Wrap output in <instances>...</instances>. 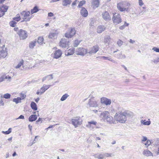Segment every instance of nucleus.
<instances>
[{
    "label": "nucleus",
    "mask_w": 159,
    "mask_h": 159,
    "mask_svg": "<svg viewBox=\"0 0 159 159\" xmlns=\"http://www.w3.org/2000/svg\"><path fill=\"white\" fill-rule=\"evenodd\" d=\"M131 6L130 4L127 2H121L117 4L118 9L120 11H124L129 12V7Z\"/></svg>",
    "instance_id": "1"
},
{
    "label": "nucleus",
    "mask_w": 159,
    "mask_h": 159,
    "mask_svg": "<svg viewBox=\"0 0 159 159\" xmlns=\"http://www.w3.org/2000/svg\"><path fill=\"white\" fill-rule=\"evenodd\" d=\"M115 118L117 121L121 123H124L126 121L125 116L123 112L116 113L115 116Z\"/></svg>",
    "instance_id": "2"
},
{
    "label": "nucleus",
    "mask_w": 159,
    "mask_h": 159,
    "mask_svg": "<svg viewBox=\"0 0 159 159\" xmlns=\"http://www.w3.org/2000/svg\"><path fill=\"white\" fill-rule=\"evenodd\" d=\"M112 20L113 23L115 25L120 24L122 21L120 15L117 13L114 14L112 18Z\"/></svg>",
    "instance_id": "3"
},
{
    "label": "nucleus",
    "mask_w": 159,
    "mask_h": 159,
    "mask_svg": "<svg viewBox=\"0 0 159 159\" xmlns=\"http://www.w3.org/2000/svg\"><path fill=\"white\" fill-rule=\"evenodd\" d=\"M18 34L20 39H25L27 37V32L24 30L20 29L18 31Z\"/></svg>",
    "instance_id": "4"
},
{
    "label": "nucleus",
    "mask_w": 159,
    "mask_h": 159,
    "mask_svg": "<svg viewBox=\"0 0 159 159\" xmlns=\"http://www.w3.org/2000/svg\"><path fill=\"white\" fill-rule=\"evenodd\" d=\"M30 12L29 11H24L21 12L20 14L23 16V19L24 20L22 21L21 22H22L24 21H29L30 19H31V17L28 18H27V17L30 16Z\"/></svg>",
    "instance_id": "5"
},
{
    "label": "nucleus",
    "mask_w": 159,
    "mask_h": 159,
    "mask_svg": "<svg viewBox=\"0 0 159 159\" xmlns=\"http://www.w3.org/2000/svg\"><path fill=\"white\" fill-rule=\"evenodd\" d=\"M87 50L83 48H78L76 51V54L77 55L84 56L87 53Z\"/></svg>",
    "instance_id": "6"
},
{
    "label": "nucleus",
    "mask_w": 159,
    "mask_h": 159,
    "mask_svg": "<svg viewBox=\"0 0 159 159\" xmlns=\"http://www.w3.org/2000/svg\"><path fill=\"white\" fill-rule=\"evenodd\" d=\"M69 41H67L65 39H62L60 42L59 45L63 48H68L69 46Z\"/></svg>",
    "instance_id": "7"
},
{
    "label": "nucleus",
    "mask_w": 159,
    "mask_h": 159,
    "mask_svg": "<svg viewBox=\"0 0 159 159\" xmlns=\"http://www.w3.org/2000/svg\"><path fill=\"white\" fill-rule=\"evenodd\" d=\"M99 47L98 45H96L91 48L90 50L88 52V53L92 55L96 53L99 49Z\"/></svg>",
    "instance_id": "8"
},
{
    "label": "nucleus",
    "mask_w": 159,
    "mask_h": 159,
    "mask_svg": "<svg viewBox=\"0 0 159 159\" xmlns=\"http://www.w3.org/2000/svg\"><path fill=\"white\" fill-rule=\"evenodd\" d=\"M72 124L75 127H77L78 125L81 124V123L80 122V117H75L72 119Z\"/></svg>",
    "instance_id": "9"
},
{
    "label": "nucleus",
    "mask_w": 159,
    "mask_h": 159,
    "mask_svg": "<svg viewBox=\"0 0 159 159\" xmlns=\"http://www.w3.org/2000/svg\"><path fill=\"white\" fill-rule=\"evenodd\" d=\"M101 102L102 103L105 105H109L111 103V100L106 98L102 97L101 99Z\"/></svg>",
    "instance_id": "10"
},
{
    "label": "nucleus",
    "mask_w": 159,
    "mask_h": 159,
    "mask_svg": "<svg viewBox=\"0 0 159 159\" xmlns=\"http://www.w3.org/2000/svg\"><path fill=\"white\" fill-rule=\"evenodd\" d=\"M8 8L7 6L4 5L0 6V17L4 15L5 12L7 11Z\"/></svg>",
    "instance_id": "11"
},
{
    "label": "nucleus",
    "mask_w": 159,
    "mask_h": 159,
    "mask_svg": "<svg viewBox=\"0 0 159 159\" xmlns=\"http://www.w3.org/2000/svg\"><path fill=\"white\" fill-rule=\"evenodd\" d=\"M88 104L90 107H97L98 106L97 102L94 100L93 98H91L89 99Z\"/></svg>",
    "instance_id": "12"
},
{
    "label": "nucleus",
    "mask_w": 159,
    "mask_h": 159,
    "mask_svg": "<svg viewBox=\"0 0 159 159\" xmlns=\"http://www.w3.org/2000/svg\"><path fill=\"white\" fill-rule=\"evenodd\" d=\"M102 16L103 18L105 21H108L111 20L110 16L109 13L107 11H105L103 12L102 14Z\"/></svg>",
    "instance_id": "13"
},
{
    "label": "nucleus",
    "mask_w": 159,
    "mask_h": 159,
    "mask_svg": "<svg viewBox=\"0 0 159 159\" xmlns=\"http://www.w3.org/2000/svg\"><path fill=\"white\" fill-rule=\"evenodd\" d=\"M52 85H48L45 84L43 85V86L40 89V94H43L46 90L49 88Z\"/></svg>",
    "instance_id": "14"
},
{
    "label": "nucleus",
    "mask_w": 159,
    "mask_h": 159,
    "mask_svg": "<svg viewBox=\"0 0 159 159\" xmlns=\"http://www.w3.org/2000/svg\"><path fill=\"white\" fill-rule=\"evenodd\" d=\"M61 51L60 50L58 49L55 52L54 54L53 57L54 58L58 59L61 57Z\"/></svg>",
    "instance_id": "15"
},
{
    "label": "nucleus",
    "mask_w": 159,
    "mask_h": 159,
    "mask_svg": "<svg viewBox=\"0 0 159 159\" xmlns=\"http://www.w3.org/2000/svg\"><path fill=\"white\" fill-rule=\"evenodd\" d=\"M124 115L125 116L126 118V121L127 120V118H130L132 117L133 116V113L129 111H125L123 112Z\"/></svg>",
    "instance_id": "16"
},
{
    "label": "nucleus",
    "mask_w": 159,
    "mask_h": 159,
    "mask_svg": "<svg viewBox=\"0 0 159 159\" xmlns=\"http://www.w3.org/2000/svg\"><path fill=\"white\" fill-rule=\"evenodd\" d=\"M80 14L83 17H86L88 15V11L84 7H82L80 10Z\"/></svg>",
    "instance_id": "17"
},
{
    "label": "nucleus",
    "mask_w": 159,
    "mask_h": 159,
    "mask_svg": "<svg viewBox=\"0 0 159 159\" xmlns=\"http://www.w3.org/2000/svg\"><path fill=\"white\" fill-rule=\"evenodd\" d=\"M97 58L100 59H103L105 60H108L113 63H116L117 62L116 61L112 59L110 57H105V56H99L97 57Z\"/></svg>",
    "instance_id": "18"
},
{
    "label": "nucleus",
    "mask_w": 159,
    "mask_h": 159,
    "mask_svg": "<svg viewBox=\"0 0 159 159\" xmlns=\"http://www.w3.org/2000/svg\"><path fill=\"white\" fill-rule=\"evenodd\" d=\"M109 115V113L107 111H104L101 113L100 117L101 118H103L105 120L107 117Z\"/></svg>",
    "instance_id": "19"
},
{
    "label": "nucleus",
    "mask_w": 159,
    "mask_h": 159,
    "mask_svg": "<svg viewBox=\"0 0 159 159\" xmlns=\"http://www.w3.org/2000/svg\"><path fill=\"white\" fill-rule=\"evenodd\" d=\"M92 4L94 8H97L99 7V0H92Z\"/></svg>",
    "instance_id": "20"
},
{
    "label": "nucleus",
    "mask_w": 159,
    "mask_h": 159,
    "mask_svg": "<svg viewBox=\"0 0 159 159\" xmlns=\"http://www.w3.org/2000/svg\"><path fill=\"white\" fill-rule=\"evenodd\" d=\"M106 29L105 27L103 25H100L98 27L97 32L98 33H101L103 31Z\"/></svg>",
    "instance_id": "21"
},
{
    "label": "nucleus",
    "mask_w": 159,
    "mask_h": 159,
    "mask_svg": "<svg viewBox=\"0 0 159 159\" xmlns=\"http://www.w3.org/2000/svg\"><path fill=\"white\" fill-rule=\"evenodd\" d=\"M108 122L110 123H114V122L115 121L113 119V118L109 115L105 119Z\"/></svg>",
    "instance_id": "22"
},
{
    "label": "nucleus",
    "mask_w": 159,
    "mask_h": 159,
    "mask_svg": "<svg viewBox=\"0 0 159 159\" xmlns=\"http://www.w3.org/2000/svg\"><path fill=\"white\" fill-rule=\"evenodd\" d=\"M143 154L147 157L153 156L152 153L148 150H144L143 151Z\"/></svg>",
    "instance_id": "23"
},
{
    "label": "nucleus",
    "mask_w": 159,
    "mask_h": 159,
    "mask_svg": "<svg viewBox=\"0 0 159 159\" xmlns=\"http://www.w3.org/2000/svg\"><path fill=\"white\" fill-rule=\"evenodd\" d=\"M37 119L36 115L33 114L31 115L29 118V121L30 122H32L35 121Z\"/></svg>",
    "instance_id": "24"
},
{
    "label": "nucleus",
    "mask_w": 159,
    "mask_h": 159,
    "mask_svg": "<svg viewBox=\"0 0 159 159\" xmlns=\"http://www.w3.org/2000/svg\"><path fill=\"white\" fill-rule=\"evenodd\" d=\"M71 2V0H63L62 5L63 6H66L70 5Z\"/></svg>",
    "instance_id": "25"
},
{
    "label": "nucleus",
    "mask_w": 159,
    "mask_h": 159,
    "mask_svg": "<svg viewBox=\"0 0 159 159\" xmlns=\"http://www.w3.org/2000/svg\"><path fill=\"white\" fill-rule=\"evenodd\" d=\"M93 156L95 158L98 159H103L105 157L104 153L100 154L99 155L94 154Z\"/></svg>",
    "instance_id": "26"
},
{
    "label": "nucleus",
    "mask_w": 159,
    "mask_h": 159,
    "mask_svg": "<svg viewBox=\"0 0 159 159\" xmlns=\"http://www.w3.org/2000/svg\"><path fill=\"white\" fill-rule=\"evenodd\" d=\"M11 77L10 76L8 75L7 76L6 75H2L0 78V82L3 81L4 80V79H11Z\"/></svg>",
    "instance_id": "27"
},
{
    "label": "nucleus",
    "mask_w": 159,
    "mask_h": 159,
    "mask_svg": "<svg viewBox=\"0 0 159 159\" xmlns=\"http://www.w3.org/2000/svg\"><path fill=\"white\" fill-rule=\"evenodd\" d=\"M57 35L56 33H51L49 34L48 36V37L50 39H55L57 37Z\"/></svg>",
    "instance_id": "28"
},
{
    "label": "nucleus",
    "mask_w": 159,
    "mask_h": 159,
    "mask_svg": "<svg viewBox=\"0 0 159 159\" xmlns=\"http://www.w3.org/2000/svg\"><path fill=\"white\" fill-rule=\"evenodd\" d=\"M30 106L31 108L34 110L36 111L37 110V105L35 102H31L30 104Z\"/></svg>",
    "instance_id": "29"
},
{
    "label": "nucleus",
    "mask_w": 159,
    "mask_h": 159,
    "mask_svg": "<svg viewBox=\"0 0 159 159\" xmlns=\"http://www.w3.org/2000/svg\"><path fill=\"white\" fill-rule=\"evenodd\" d=\"M141 123L142 124L144 125H149L151 124V121L150 120V119H148V120L144 122V120H141Z\"/></svg>",
    "instance_id": "30"
},
{
    "label": "nucleus",
    "mask_w": 159,
    "mask_h": 159,
    "mask_svg": "<svg viewBox=\"0 0 159 159\" xmlns=\"http://www.w3.org/2000/svg\"><path fill=\"white\" fill-rule=\"evenodd\" d=\"M37 43L36 41H33L30 42L29 44V47L31 49H33L35 46L36 43Z\"/></svg>",
    "instance_id": "31"
},
{
    "label": "nucleus",
    "mask_w": 159,
    "mask_h": 159,
    "mask_svg": "<svg viewBox=\"0 0 159 159\" xmlns=\"http://www.w3.org/2000/svg\"><path fill=\"white\" fill-rule=\"evenodd\" d=\"M39 9L38 7L36 6H35L33 9H31V13L33 14L35 13H36L39 11Z\"/></svg>",
    "instance_id": "32"
},
{
    "label": "nucleus",
    "mask_w": 159,
    "mask_h": 159,
    "mask_svg": "<svg viewBox=\"0 0 159 159\" xmlns=\"http://www.w3.org/2000/svg\"><path fill=\"white\" fill-rule=\"evenodd\" d=\"M74 53V51L73 50H71L70 49H69L66 52L65 54L67 56H69L73 55Z\"/></svg>",
    "instance_id": "33"
},
{
    "label": "nucleus",
    "mask_w": 159,
    "mask_h": 159,
    "mask_svg": "<svg viewBox=\"0 0 159 159\" xmlns=\"http://www.w3.org/2000/svg\"><path fill=\"white\" fill-rule=\"evenodd\" d=\"M116 58L118 59L121 58H125L126 57L124 55H122L121 52L119 54H118L116 56H115Z\"/></svg>",
    "instance_id": "34"
},
{
    "label": "nucleus",
    "mask_w": 159,
    "mask_h": 159,
    "mask_svg": "<svg viewBox=\"0 0 159 159\" xmlns=\"http://www.w3.org/2000/svg\"><path fill=\"white\" fill-rule=\"evenodd\" d=\"M111 40V38L109 36H107L104 39V42L109 44Z\"/></svg>",
    "instance_id": "35"
},
{
    "label": "nucleus",
    "mask_w": 159,
    "mask_h": 159,
    "mask_svg": "<svg viewBox=\"0 0 159 159\" xmlns=\"http://www.w3.org/2000/svg\"><path fill=\"white\" fill-rule=\"evenodd\" d=\"M96 124H97V122L96 121H90L88 122V125H87V126L88 127L90 128V127L91 125H96Z\"/></svg>",
    "instance_id": "36"
},
{
    "label": "nucleus",
    "mask_w": 159,
    "mask_h": 159,
    "mask_svg": "<svg viewBox=\"0 0 159 159\" xmlns=\"http://www.w3.org/2000/svg\"><path fill=\"white\" fill-rule=\"evenodd\" d=\"M69 96V95L68 94L66 93L62 96L60 99V100L61 101H64Z\"/></svg>",
    "instance_id": "37"
},
{
    "label": "nucleus",
    "mask_w": 159,
    "mask_h": 159,
    "mask_svg": "<svg viewBox=\"0 0 159 159\" xmlns=\"http://www.w3.org/2000/svg\"><path fill=\"white\" fill-rule=\"evenodd\" d=\"M13 20L14 21H19L20 20V16L19 14H17L16 17L13 18Z\"/></svg>",
    "instance_id": "38"
},
{
    "label": "nucleus",
    "mask_w": 159,
    "mask_h": 159,
    "mask_svg": "<svg viewBox=\"0 0 159 159\" xmlns=\"http://www.w3.org/2000/svg\"><path fill=\"white\" fill-rule=\"evenodd\" d=\"M69 33L73 37L75 34L76 31L74 28H71Z\"/></svg>",
    "instance_id": "39"
},
{
    "label": "nucleus",
    "mask_w": 159,
    "mask_h": 159,
    "mask_svg": "<svg viewBox=\"0 0 159 159\" xmlns=\"http://www.w3.org/2000/svg\"><path fill=\"white\" fill-rule=\"evenodd\" d=\"M80 41L78 40H76L74 42V47H77L80 44Z\"/></svg>",
    "instance_id": "40"
},
{
    "label": "nucleus",
    "mask_w": 159,
    "mask_h": 159,
    "mask_svg": "<svg viewBox=\"0 0 159 159\" xmlns=\"http://www.w3.org/2000/svg\"><path fill=\"white\" fill-rule=\"evenodd\" d=\"M52 76H53V75L51 74V75H48L47 76H45V77H43L42 79V81H44L47 78L49 77H51V78L49 79V80L52 79H53Z\"/></svg>",
    "instance_id": "41"
},
{
    "label": "nucleus",
    "mask_w": 159,
    "mask_h": 159,
    "mask_svg": "<svg viewBox=\"0 0 159 159\" xmlns=\"http://www.w3.org/2000/svg\"><path fill=\"white\" fill-rule=\"evenodd\" d=\"M86 3V1L85 0H83L80 1L78 5V7L79 8H80L82 6H83L84 4Z\"/></svg>",
    "instance_id": "42"
},
{
    "label": "nucleus",
    "mask_w": 159,
    "mask_h": 159,
    "mask_svg": "<svg viewBox=\"0 0 159 159\" xmlns=\"http://www.w3.org/2000/svg\"><path fill=\"white\" fill-rule=\"evenodd\" d=\"M11 95L9 93L5 94L3 95V98L5 99H9L10 98Z\"/></svg>",
    "instance_id": "43"
},
{
    "label": "nucleus",
    "mask_w": 159,
    "mask_h": 159,
    "mask_svg": "<svg viewBox=\"0 0 159 159\" xmlns=\"http://www.w3.org/2000/svg\"><path fill=\"white\" fill-rule=\"evenodd\" d=\"M105 157H112L114 156V155L112 153H104Z\"/></svg>",
    "instance_id": "44"
},
{
    "label": "nucleus",
    "mask_w": 159,
    "mask_h": 159,
    "mask_svg": "<svg viewBox=\"0 0 159 159\" xmlns=\"http://www.w3.org/2000/svg\"><path fill=\"white\" fill-rule=\"evenodd\" d=\"M11 132V128H9L7 131H2V133L4 134H10Z\"/></svg>",
    "instance_id": "45"
},
{
    "label": "nucleus",
    "mask_w": 159,
    "mask_h": 159,
    "mask_svg": "<svg viewBox=\"0 0 159 159\" xmlns=\"http://www.w3.org/2000/svg\"><path fill=\"white\" fill-rule=\"evenodd\" d=\"M24 62V61L23 60H21L20 62L18 63V65L16 66V68H19L20 67V66L23 65Z\"/></svg>",
    "instance_id": "46"
},
{
    "label": "nucleus",
    "mask_w": 159,
    "mask_h": 159,
    "mask_svg": "<svg viewBox=\"0 0 159 159\" xmlns=\"http://www.w3.org/2000/svg\"><path fill=\"white\" fill-rule=\"evenodd\" d=\"M43 41V37H39L37 41L38 43L39 44H42Z\"/></svg>",
    "instance_id": "47"
},
{
    "label": "nucleus",
    "mask_w": 159,
    "mask_h": 159,
    "mask_svg": "<svg viewBox=\"0 0 159 159\" xmlns=\"http://www.w3.org/2000/svg\"><path fill=\"white\" fill-rule=\"evenodd\" d=\"M17 23L14 20L11 21L10 22V24L11 26L12 27H14Z\"/></svg>",
    "instance_id": "48"
},
{
    "label": "nucleus",
    "mask_w": 159,
    "mask_h": 159,
    "mask_svg": "<svg viewBox=\"0 0 159 159\" xmlns=\"http://www.w3.org/2000/svg\"><path fill=\"white\" fill-rule=\"evenodd\" d=\"M123 42L120 39L117 41V43L119 47H120L123 44Z\"/></svg>",
    "instance_id": "49"
},
{
    "label": "nucleus",
    "mask_w": 159,
    "mask_h": 159,
    "mask_svg": "<svg viewBox=\"0 0 159 159\" xmlns=\"http://www.w3.org/2000/svg\"><path fill=\"white\" fill-rule=\"evenodd\" d=\"M65 36L66 37L68 38H70L72 37L70 33H66L65 34Z\"/></svg>",
    "instance_id": "50"
},
{
    "label": "nucleus",
    "mask_w": 159,
    "mask_h": 159,
    "mask_svg": "<svg viewBox=\"0 0 159 159\" xmlns=\"http://www.w3.org/2000/svg\"><path fill=\"white\" fill-rule=\"evenodd\" d=\"M20 96L21 99H23L26 97V95L25 94L21 93Z\"/></svg>",
    "instance_id": "51"
},
{
    "label": "nucleus",
    "mask_w": 159,
    "mask_h": 159,
    "mask_svg": "<svg viewBox=\"0 0 159 159\" xmlns=\"http://www.w3.org/2000/svg\"><path fill=\"white\" fill-rule=\"evenodd\" d=\"M152 50L156 52H159V48L154 47L152 48Z\"/></svg>",
    "instance_id": "52"
},
{
    "label": "nucleus",
    "mask_w": 159,
    "mask_h": 159,
    "mask_svg": "<svg viewBox=\"0 0 159 159\" xmlns=\"http://www.w3.org/2000/svg\"><path fill=\"white\" fill-rule=\"evenodd\" d=\"M155 144L157 146H159V139H157L155 143Z\"/></svg>",
    "instance_id": "53"
},
{
    "label": "nucleus",
    "mask_w": 159,
    "mask_h": 159,
    "mask_svg": "<svg viewBox=\"0 0 159 159\" xmlns=\"http://www.w3.org/2000/svg\"><path fill=\"white\" fill-rule=\"evenodd\" d=\"M150 143H151L150 141L149 140H147L146 143L145 144V145L146 146H147V145L149 146V145L150 144Z\"/></svg>",
    "instance_id": "54"
},
{
    "label": "nucleus",
    "mask_w": 159,
    "mask_h": 159,
    "mask_svg": "<svg viewBox=\"0 0 159 159\" xmlns=\"http://www.w3.org/2000/svg\"><path fill=\"white\" fill-rule=\"evenodd\" d=\"M139 4L140 6H142L143 4L142 0H139Z\"/></svg>",
    "instance_id": "55"
},
{
    "label": "nucleus",
    "mask_w": 159,
    "mask_h": 159,
    "mask_svg": "<svg viewBox=\"0 0 159 159\" xmlns=\"http://www.w3.org/2000/svg\"><path fill=\"white\" fill-rule=\"evenodd\" d=\"M25 117L24 116H23L22 115H20L18 118H16V119H24Z\"/></svg>",
    "instance_id": "56"
},
{
    "label": "nucleus",
    "mask_w": 159,
    "mask_h": 159,
    "mask_svg": "<svg viewBox=\"0 0 159 159\" xmlns=\"http://www.w3.org/2000/svg\"><path fill=\"white\" fill-rule=\"evenodd\" d=\"M125 27L124 26V25H122L120 26L119 27V28L120 30H123L125 28Z\"/></svg>",
    "instance_id": "57"
},
{
    "label": "nucleus",
    "mask_w": 159,
    "mask_h": 159,
    "mask_svg": "<svg viewBox=\"0 0 159 159\" xmlns=\"http://www.w3.org/2000/svg\"><path fill=\"white\" fill-rule=\"evenodd\" d=\"M13 101L15 102L16 104L20 102L18 101L16 98H14L13 99Z\"/></svg>",
    "instance_id": "58"
},
{
    "label": "nucleus",
    "mask_w": 159,
    "mask_h": 159,
    "mask_svg": "<svg viewBox=\"0 0 159 159\" xmlns=\"http://www.w3.org/2000/svg\"><path fill=\"white\" fill-rule=\"evenodd\" d=\"M77 0H75L72 4V6H73L76 5V2Z\"/></svg>",
    "instance_id": "59"
},
{
    "label": "nucleus",
    "mask_w": 159,
    "mask_h": 159,
    "mask_svg": "<svg viewBox=\"0 0 159 159\" xmlns=\"http://www.w3.org/2000/svg\"><path fill=\"white\" fill-rule=\"evenodd\" d=\"M42 119L41 118H39L36 121V123H38L40 121H41V123L42 122Z\"/></svg>",
    "instance_id": "60"
},
{
    "label": "nucleus",
    "mask_w": 159,
    "mask_h": 159,
    "mask_svg": "<svg viewBox=\"0 0 159 159\" xmlns=\"http://www.w3.org/2000/svg\"><path fill=\"white\" fill-rule=\"evenodd\" d=\"M53 15H54L51 12H49L48 13V16H49L52 17V16H53Z\"/></svg>",
    "instance_id": "61"
},
{
    "label": "nucleus",
    "mask_w": 159,
    "mask_h": 159,
    "mask_svg": "<svg viewBox=\"0 0 159 159\" xmlns=\"http://www.w3.org/2000/svg\"><path fill=\"white\" fill-rule=\"evenodd\" d=\"M147 138L146 137H143L142 141H145L147 140Z\"/></svg>",
    "instance_id": "62"
},
{
    "label": "nucleus",
    "mask_w": 159,
    "mask_h": 159,
    "mask_svg": "<svg viewBox=\"0 0 159 159\" xmlns=\"http://www.w3.org/2000/svg\"><path fill=\"white\" fill-rule=\"evenodd\" d=\"M129 42L131 43H134L135 42V41L132 40V39H130L129 40Z\"/></svg>",
    "instance_id": "63"
},
{
    "label": "nucleus",
    "mask_w": 159,
    "mask_h": 159,
    "mask_svg": "<svg viewBox=\"0 0 159 159\" xmlns=\"http://www.w3.org/2000/svg\"><path fill=\"white\" fill-rule=\"evenodd\" d=\"M129 25V23H127L126 22H125L124 25L125 27L128 26Z\"/></svg>",
    "instance_id": "64"
}]
</instances>
